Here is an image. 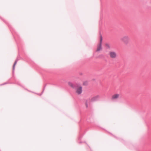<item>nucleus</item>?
I'll return each instance as SVG.
<instances>
[{"label": "nucleus", "mask_w": 151, "mask_h": 151, "mask_svg": "<svg viewBox=\"0 0 151 151\" xmlns=\"http://www.w3.org/2000/svg\"><path fill=\"white\" fill-rule=\"evenodd\" d=\"M68 84L71 87H73V85L71 83L69 82H68Z\"/></svg>", "instance_id": "7"}, {"label": "nucleus", "mask_w": 151, "mask_h": 151, "mask_svg": "<svg viewBox=\"0 0 151 151\" xmlns=\"http://www.w3.org/2000/svg\"><path fill=\"white\" fill-rule=\"evenodd\" d=\"M76 93L78 95L81 94L82 91V87L80 85L77 86L76 89Z\"/></svg>", "instance_id": "2"}, {"label": "nucleus", "mask_w": 151, "mask_h": 151, "mask_svg": "<svg viewBox=\"0 0 151 151\" xmlns=\"http://www.w3.org/2000/svg\"><path fill=\"white\" fill-rule=\"evenodd\" d=\"M102 37L101 36L100 37V44L98 46L97 49V51H99L100 50H101L102 49V47H101V44H102Z\"/></svg>", "instance_id": "4"}, {"label": "nucleus", "mask_w": 151, "mask_h": 151, "mask_svg": "<svg viewBox=\"0 0 151 151\" xmlns=\"http://www.w3.org/2000/svg\"><path fill=\"white\" fill-rule=\"evenodd\" d=\"M110 57L112 58H115L117 57L116 52L114 51H111L109 53Z\"/></svg>", "instance_id": "3"}, {"label": "nucleus", "mask_w": 151, "mask_h": 151, "mask_svg": "<svg viewBox=\"0 0 151 151\" xmlns=\"http://www.w3.org/2000/svg\"><path fill=\"white\" fill-rule=\"evenodd\" d=\"M99 97V96H96L93 97L91 99L92 101H93L94 100H95L97 98H98Z\"/></svg>", "instance_id": "6"}, {"label": "nucleus", "mask_w": 151, "mask_h": 151, "mask_svg": "<svg viewBox=\"0 0 151 151\" xmlns=\"http://www.w3.org/2000/svg\"><path fill=\"white\" fill-rule=\"evenodd\" d=\"M83 84L84 85H86L87 84V82H86V84H85L84 83H83Z\"/></svg>", "instance_id": "10"}, {"label": "nucleus", "mask_w": 151, "mask_h": 151, "mask_svg": "<svg viewBox=\"0 0 151 151\" xmlns=\"http://www.w3.org/2000/svg\"><path fill=\"white\" fill-rule=\"evenodd\" d=\"M121 41L125 45H127L130 42V38L127 35H124L121 38Z\"/></svg>", "instance_id": "1"}, {"label": "nucleus", "mask_w": 151, "mask_h": 151, "mask_svg": "<svg viewBox=\"0 0 151 151\" xmlns=\"http://www.w3.org/2000/svg\"><path fill=\"white\" fill-rule=\"evenodd\" d=\"M17 61H16L15 62V63H14V65H13V68H14V67H15V65H16V63H17Z\"/></svg>", "instance_id": "9"}, {"label": "nucleus", "mask_w": 151, "mask_h": 151, "mask_svg": "<svg viewBox=\"0 0 151 151\" xmlns=\"http://www.w3.org/2000/svg\"><path fill=\"white\" fill-rule=\"evenodd\" d=\"M85 105H86V108H88V104L87 102H86V103Z\"/></svg>", "instance_id": "8"}, {"label": "nucleus", "mask_w": 151, "mask_h": 151, "mask_svg": "<svg viewBox=\"0 0 151 151\" xmlns=\"http://www.w3.org/2000/svg\"><path fill=\"white\" fill-rule=\"evenodd\" d=\"M119 94H115L112 96L111 99L113 100L119 98Z\"/></svg>", "instance_id": "5"}]
</instances>
